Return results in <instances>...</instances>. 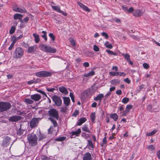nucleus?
Returning a JSON list of instances; mask_svg holds the SVG:
<instances>
[{"label": "nucleus", "instance_id": "12", "mask_svg": "<svg viewBox=\"0 0 160 160\" xmlns=\"http://www.w3.org/2000/svg\"><path fill=\"white\" fill-rule=\"evenodd\" d=\"M81 133L80 128H79L76 131H73L71 132V137L72 138H75L76 136H79Z\"/></svg>", "mask_w": 160, "mask_h": 160}, {"label": "nucleus", "instance_id": "11", "mask_svg": "<svg viewBox=\"0 0 160 160\" xmlns=\"http://www.w3.org/2000/svg\"><path fill=\"white\" fill-rule=\"evenodd\" d=\"M52 9L60 13H62L63 15L66 16L67 15V13L64 12L60 9V8L58 6H52Z\"/></svg>", "mask_w": 160, "mask_h": 160}, {"label": "nucleus", "instance_id": "9", "mask_svg": "<svg viewBox=\"0 0 160 160\" xmlns=\"http://www.w3.org/2000/svg\"><path fill=\"white\" fill-rule=\"evenodd\" d=\"M13 10L21 13L26 12V10L23 7H21L20 8H18L17 5L13 7Z\"/></svg>", "mask_w": 160, "mask_h": 160}, {"label": "nucleus", "instance_id": "7", "mask_svg": "<svg viewBox=\"0 0 160 160\" xmlns=\"http://www.w3.org/2000/svg\"><path fill=\"white\" fill-rule=\"evenodd\" d=\"M51 98L57 106L59 107L61 106L62 100L59 97L54 95L51 97Z\"/></svg>", "mask_w": 160, "mask_h": 160}, {"label": "nucleus", "instance_id": "62", "mask_svg": "<svg viewBox=\"0 0 160 160\" xmlns=\"http://www.w3.org/2000/svg\"><path fill=\"white\" fill-rule=\"evenodd\" d=\"M122 9L124 11H128V8L127 6L125 5H123L122 6Z\"/></svg>", "mask_w": 160, "mask_h": 160}, {"label": "nucleus", "instance_id": "23", "mask_svg": "<svg viewBox=\"0 0 160 160\" xmlns=\"http://www.w3.org/2000/svg\"><path fill=\"white\" fill-rule=\"evenodd\" d=\"M23 37V35H21L17 37H16L15 36H14L12 37V40L15 43L17 41L21 39Z\"/></svg>", "mask_w": 160, "mask_h": 160}, {"label": "nucleus", "instance_id": "58", "mask_svg": "<svg viewBox=\"0 0 160 160\" xmlns=\"http://www.w3.org/2000/svg\"><path fill=\"white\" fill-rule=\"evenodd\" d=\"M93 50L96 52H98L99 51V49L96 45H94L93 46Z\"/></svg>", "mask_w": 160, "mask_h": 160}, {"label": "nucleus", "instance_id": "37", "mask_svg": "<svg viewBox=\"0 0 160 160\" xmlns=\"http://www.w3.org/2000/svg\"><path fill=\"white\" fill-rule=\"evenodd\" d=\"M24 131V130L22 129L21 128H20L17 131V132L18 135L20 137L23 134Z\"/></svg>", "mask_w": 160, "mask_h": 160}, {"label": "nucleus", "instance_id": "48", "mask_svg": "<svg viewBox=\"0 0 160 160\" xmlns=\"http://www.w3.org/2000/svg\"><path fill=\"white\" fill-rule=\"evenodd\" d=\"M109 74L111 76H117V72H109Z\"/></svg>", "mask_w": 160, "mask_h": 160}, {"label": "nucleus", "instance_id": "55", "mask_svg": "<svg viewBox=\"0 0 160 160\" xmlns=\"http://www.w3.org/2000/svg\"><path fill=\"white\" fill-rule=\"evenodd\" d=\"M117 76H125L126 75V73L121 72H117Z\"/></svg>", "mask_w": 160, "mask_h": 160}, {"label": "nucleus", "instance_id": "17", "mask_svg": "<svg viewBox=\"0 0 160 160\" xmlns=\"http://www.w3.org/2000/svg\"><path fill=\"white\" fill-rule=\"evenodd\" d=\"M88 144L87 145V147L88 148L91 150H92L94 148V145L93 144L91 140H88Z\"/></svg>", "mask_w": 160, "mask_h": 160}, {"label": "nucleus", "instance_id": "64", "mask_svg": "<svg viewBox=\"0 0 160 160\" xmlns=\"http://www.w3.org/2000/svg\"><path fill=\"white\" fill-rule=\"evenodd\" d=\"M83 65L85 67H88L89 66V64L88 62H85L83 63Z\"/></svg>", "mask_w": 160, "mask_h": 160}, {"label": "nucleus", "instance_id": "40", "mask_svg": "<svg viewBox=\"0 0 160 160\" xmlns=\"http://www.w3.org/2000/svg\"><path fill=\"white\" fill-rule=\"evenodd\" d=\"M66 139V137H62L60 138H57L56 139V140L59 141H62Z\"/></svg>", "mask_w": 160, "mask_h": 160}, {"label": "nucleus", "instance_id": "3", "mask_svg": "<svg viewBox=\"0 0 160 160\" xmlns=\"http://www.w3.org/2000/svg\"><path fill=\"white\" fill-rule=\"evenodd\" d=\"M52 74V72L46 71H41L35 73V75L37 77L42 78L50 77Z\"/></svg>", "mask_w": 160, "mask_h": 160}, {"label": "nucleus", "instance_id": "20", "mask_svg": "<svg viewBox=\"0 0 160 160\" xmlns=\"http://www.w3.org/2000/svg\"><path fill=\"white\" fill-rule=\"evenodd\" d=\"M36 48L37 47L35 46L29 47L28 48V52L29 53L33 52L36 50Z\"/></svg>", "mask_w": 160, "mask_h": 160}, {"label": "nucleus", "instance_id": "22", "mask_svg": "<svg viewBox=\"0 0 160 160\" xmlns=\"http://www.w3.org/2000/svg\"><path fill=\"white\" fill-rule=\"evenodd\" d=\"M87 120L86 118L85 117H83L79 119L78 122L77 123V125L78 126H80L82 123L85 122Z\"/></svg>", "mask_w": 160, "mask_h": 160}, {"label": "nucleus", "instance_id": "57", "mask_svg": "<svg viewBox=\"0 0 160 160\" xmlns=\"http://www.w3.org/2000/svg\"><path fill=\"white\" fill-rule=\"evenodd\" d=\"M79 111L78 110H76L72 114V116L74 117H76L77 115L78 114Z\"/></svg>", "mask_w": 160, "mask_h": 160}, {"label": "nucleus", "instance_id": "2", "mask_svg": "<svg viewBox=\"0 0 160 160\" xmlns=\"http://www.w3.org/2000/svg\"><path fill=\"white\" fill-rule=\"evenodd\" d=\"M12 107L11 104L7 102H0V112H2L9 109Z\"/></svg>", "mask_w": 160, "mask_h": 160}, {"label": "nucleus", "instance_id": "16", "mask_svg": "<svg viewBox=\"0 0 160 160\" xmlns=\"http://www.w3.org/2000/svg\"><path fill=\"white\" fill-rule=\"evenodd\" d=\"M142 11L139 9H137L134 10L133 12L134 16L136 17H139L142 14Z\"/></svg>", "mask_w": 160, "mask_h": 160}, {"label": "nucleus", "instance_id": "4", "mask_svg": "<svg viewBox=\"0 0 160 160\" xmlns=\"http://www.w3.org/2000/svg\"><path fill=\"white\" fill-rule=\"evenodd\" d=\"M40 47L42 48L41 49L42 51L47 52L55 53L56 52V50L55 48H52L46 44H41Z\"/></svg>", "mask_w": 160, "mask_h": 160}, {"label": "nucleus", "instance_id": "13", "mask_svg": "<svg viewBox=\"0 0 160 160\" xmlns=\"http://www.w3.org/2000/svg\"><path fill=\"white\" fill-rule=\"evenodd\" d=\"M22 117L20 116H13L10 117L8 120L11 122H16L21 120Z\"/></svg>", "mask_w": 160, "mask_h": 160}, {"label": "nucleus", "instance_id": "18", "mask_svg": "<svg viewBox=\"0 0 160 160\" xmlns=\"http://www.w3.org/2000/svg\"><path fill=\"white\" fill-rule=\"evenodd\" d=\"M92 158L91 154L89 152H87L84 154L83 160H92Z\"/></svg>", "mask_w": 160, "mask_h": 160}, {"label": "nucleus", "instance_id": "49", "mask_svg": "<svg viewBox=\"0 0 160 160\" xmlns=\"http://www.w3.org/2000/svg\"><path fill=\"white\" fill-rule=\"evenodd\" d=\"M106 52L108 53L111 55H116L117 54L116 53L114 52H113L109 50H107Z\"/></svg>", "mask_w": 160, "mask_h": 160}, {"label": "nucleus", "instance_id": "50", "mask_svg": "<svg viewBox=\"0 0 160 160\" xmlns=\"http://www.w3.org/2000/svg\"><path fill=\"white\" fill-rule=\"evenodd\" d=\"M49 36L53 41H54L55 40V37L52 33H49Z\"/></svg>", "mask_w": 160, "mask_h": 160}, {"label": "nucleus", "instance_id": "26", "mask_svg": "<svg viewBox=\"0 0 160 160\" xmlns=\"http://www.w3.org/2000/svg\"><path fill=\"white\" fill-rule=\"evenodd\" d=\"M110 118L113 119L114 121H117L118 118V116L116 113L111 114Z\"/></svg>", "mask_w": 160, "mask_h": 160}, {"label": "nucleus", "instance_id": "14", "mask_svg": "<svg viewBox=\"0 0 160 160\" xmlns=\"http://www.w3.org/2000/svg\"><path fill=\"white\" fill-rule=\"evenodd\" d=\"M41 98V96L39 94H36L31 96V98L35 101H39Z\"/></svg>", "mask_w": 160, "mask_h": 160}, {"label": "nucleus", "instance_id": "59", "mask_svg": "<svg viewBox=\"0 0 160 160\" xmlns=\"http://www.w3.org/2000/svg\"><path fill=\"white\" fill-rule=\"evenodd\" d=\"M82 8L86 11L88 12L90 11V10H89V9H88V7L87 6H85V5H84L83 7Z\"/></svg>", "mask_w": 160, "mask_h": 160}, {"label": "nucleus", "instance_id": "47", "mask_svg": "<svg viewBox=\"0 0 160 160\" xmlns=\"http://www.w3.org/2000/svg\"><path fill=\"white\" fill-rule=\"evenodd\" d=\"M29 19V18L28 17H26L23 20H21L20 22L22 23H23L24 22H27L28 21Z\"/></svg>", "mask_w": 160, "mask_h": 160}, {"label": "nucleus", "instance_id": "6", "mask_svg": "<svg viewBox=\"0 0 160 160\" xmlns=\"http://www.w3.org/2000/svg\"><path fill=\"white\" fill-rule=\"evenodd\" d=\"M41 119V118H33L29 122L30 127L32 128L36 127L38 125L39 122Z\"/></svg>", "mask_w": 160, "mask_h": 160}, {"label": "nucleus", "instance_id": "31", "mask_svg": "<svg viewBox=\"0 0 160 160\" xmlns=\"http://www.w3.org/2000/svg\"><path fill=\"white\" fill-rule=\"evenodd\" d=\"M122 56L124 57L125 59L128 61L130 59V56L128 54H124L123 53H122Z\"/></svg>", "mask_w": 160, "mask_h": 160}, {"label": "nucleus", "instance_id": "61", "mask_svg": "<svg viewBox=\"0 0 160 160\" xmlns=\"http://www.w3.org/2000/svg\"><path fill=\"white\" fill-rule=\"evenodd\" d=\"M128 112L126 110L123 111L122 112V116H126Z\"/></svg>", "mask_w": 160, "mask_h": 160}, {"label": "nucleus", "instance_id": "28", "mask_svg": "<svg viewBox=\"0 0 160 160\" xmlns=\"http://www.w3.org/2000/svg\"><path fill=\"white\" fill-rule=\"evenodd\" d=\"M33 36L35 38V41L36 43H38L40 40L39 36L38 35L35 33L33 34Z\"/></svg>", "mask_w": 160, "mask_h": 160}, {"label": "nucleus", "instance_id": "35", "mask_svg": "<svg viewBox=\"0 0 160 160\" xmlns=\"http://www.w3.org/2000/svg\"><path fill=\"white\" fill-rule=\"evenodd\" d=\"M49 119L51 121L52 123H53L54 127H56L57 126L58 124L56 121L55 120L51 118H49Z\"/></svg>", "mask_w": 160, "mask_h": 160}, {"label": "nucleus", "instance_id": "33", "mask_svg": "<svg viewBox=\"0 0 160 160\" xmlns=\"http://www.w3.org/2000/svg\"><path fill=\"white\" fill-rule=\"evenodd\" d=\"M105 46L108 48L112 49L113 47L111 44H109V42L107 41L104 44Z\"/></svg>", "mask_w": 160, "mask_h": 160}, {"label": "nucleus", "instance_id": "32", "mask_svg": "<svg viewBox=\"0 0 160 160\" xmlns=\"http://www.w3.org/2000/svg\"><path fill=\"white\" fill-rule=\"evenodd\" d=\"M96 115L95 112L92 113H91L90 116V118L92 121L93 122H94V121L95 119Z\"/></svg>", "mask_w": 160, "mask_h": 160}, {"label": "nucleus", "instance_id": "39", "mask_svg": "<svg viewBox=\"0 0 160 160\" xmlns=\"http://www.w3.org/2000/svg\"><path fill=\"white\" fill-rule=\"evenodd\" d=\"M15 30V28L14 26H12L9 31V33L10 34H12L14 33Z\"/></svg>", "mask_w": 160, "mask_h": 160}, {"label": "nucleus", "instance_id": "27", "mask_svg": "<svg viewBox=\"0 0 160 160\" xmlns=\"http://www.w3.org/2000/svg\"><path fill=\"white\" fill-rule=\"evenodd\" d=\"M24 102L26 104H31L34 103V101L30 98H26L24 100Z\"/></svg>", "mask_w": 160, "mask_h": 160}, {"label": "nucleus", "instance_id": "5", "mask_svg": "<svg viewBox=\"0 0 160 160\" xmlns=\"http://www.w3.org/2000/svg\"><path fill=\"white\" fill-rule=\"evenodd\" d=\"M24 52L21 48H17L13 52V57L15 58H19L23 56Z\"/></svg>", "mask_w": 160, "mask_h": 160}, {"label": "nucleus", "instance_id": "10", "mask_svg": "<svg viewBox=\"0 0 160 160\" xmlns=\"http://www.w3.org/2000/svg\"><path fill=\"white\" fill-rule=\"evenodd\" d=\"M11 138L8 137H6L3 139L2 145L4 147L8 146L10 144Z\"/></svg>", "mask_w": 160, "mask_h": 160}, {"label": "nucleus", "instance_id": "38", "mask_svg": "<svg viewBox=\"0 0 160 160\" xmlns=\"http://www.w3.org/2000/svg\"><path fill=\"white\" fill-rule=\"evenodd\" d=\"M69 40L71 42V44L72 46H75L76 45V43L74 40L72 38H70L69 39Z\"/></svg>", "mask_w": 160, "mask_h": 160}, {"label": "nucleus", "instance_id": "30", "mask_svg": "<svg viewBox=\"0 0 160 160\" xmlns=\"http://www.w3.org/2000/svg\"><path fill=\"white\" fill-rule=\"evenodd\" d=\"M82 130H83V131L90 132V131L89 130V128L88 127V125H87L86 124H85L82 127Z\"/></svg>", "mask_w": 160, "mask_h": 160}, {"label": "nucleus", "instance_id": "15", "mask_svg": "<svg viewBox=\"0 0 160 160\" xmlns=\"http://www.w3.org/2000/svg\"><path fill=\"white\" fill-rule=\"evenodd\" d=\"M104 95L103 94L101 93L98 94L96 97L94 98V100L95 101H99L100 103L102 101V99L104 97Z\"/></svg>", "mask_w": 160, "mask_h": 160}, {"label": "nucleus", "instance_id": "45", "mask_svg": "<svg viewBox=\"0 0 160 160\" xmlns=\"http://www.w3.org/2000/svg\"><path fill=\"white\" fill-rule=\"evenodd\" d=\"M148 148L149 150L152 151L155 149V147L153 145H151L148 146Z\"/></svg>", "mask_w": 160, "mask_h": 160}, {"label": "nucleus", "instance_id": "53", "mask_svg": "<svg viewBox=\"0 0 160 160\" xmlns=\"http://www.w3.org/2000/svg\"><path fill=\"white\" fill-rule=\"evenodd\" d=\"M38 83V82L36 81H35V80L34 79L33 80H31V81H29L28 82V84H31L33 83Z\"/></svg>", "mask_w": 160, "mask_h": 160}, {"label": "nucleus", "instance_id": "42", "mask_svg": "<svg viewBox=\"0 0 160 160\" xmlns=\"http://www.w3.org/2000/svg\"><path fill=\"white\" fill-rule=\"evenodd\" d=\"M129 101V99L128 98L125 97L123 98L122 100V102L124 104L127 103Z\"/></svg>", "mask_w": 160, "mask_h": 160}, {"label": "nucleus", "instance_id": "52", "mask_svg": "<svg viewBox=\"0 0 160 160\" xmlns=\"http://www.w3.org/2000/svg\"><path fill=\"white\" fill-rule=\"evenodd\" d=\"M69 96L71 98V99L73 102H75L74 96L73 95V93L70 92V93Z\"/></svg>", "mask_w": 160, "mask_h": 160}, {"label": "nucleus", "instance_id": "54", "mask_svg": "<svg viewBox=\"0 0 160 160\" xmlns=\"http://www.w3.org/2000/svg\"><path fill=\"white\" fill-rule=\"evenodd\" d=\"M101 34L102 36L104 37L106 39H108L109 37L108 34L106 32H102L101 33Z\"/></svg>", "mask_w": 160, "mask_h": 160}, {"label": "nucleus", "instance_id": "41", "mask_svg": "<svg viewBox=\"0 0 160 160\" xmlns=\"http://www.w3.org/2000/svg\"><path fill=\"white\" fill-rule=\"evenodd\" d=\"M39 140H42L43 139L45 138L46 136L44 134H42L40 132L39 135Z\"/></svg>", "mask_w": 160, "mask_h": 160}, {"label": "nucleus", "instance_id": "44", "mask_svg": "<svg viewBox=\"0 0 160 160\" xmlns=\"http://www.w3.org/2000/svg\"><path fill=\"white\" fill-rule=\"evenodd\" d=\"M51 157H50V156L49 157H48L44 155V156H42L41 157V159L42 160H48L50 159Z\"/></svg>", "mask_w": 160, "mask_h": 160}, {"label": "nucleus", "instance_id": "51", "mask_svg": "<svg viewBox=\"0 0 160 160\" xmlns=\"http://www.w3.org/2000/svg\"><path fill=\"white\" fill-rule=\"evenodd\" d=\"M53 128L52 126H51L50 128L48 129V133H52L53 132Z\"/></svg>", "mask_w": 160, "mask_h": 160}, {"label": "nucleus", "instance_id": "1", "mask_svg": "<svg viewBox=\"0 0 160 160\" xmlns=\"http://www.w3.org/2000/svg\"><path fill=\"white\" fill-rule=\"evenodd\" d=\"M27 139L29 144L32 146H34L37 143V137L33 133L29 134L27 136Z\"/></svg>", "mask_w": 160, "mask_h": 160}, {"label": "nucleus", "instance_id": "34", "mask_svg": "<svg viewBox=\"0 0 160 160\" xmlns=\"http://www.w3.org/2000/svg\"><path fill=\"white\" fill-rule=\"evenodd\" d=\"M42 33L43 34V35H42V38H44L45 40L46 41L47 40V32L45 31H42Z\"/></svg>", "mask_w": 160, "mask_h": 160}, {"label": "nucleus", "instance_id": "43", "mask_svg": "<svg viewBox=\"0 0 160 160\" xmlns=\"http://www.w3.org/2000/svg\"><path fill=\"white\" fill-rule=\"evenodd\" d=\"M48 92H53L54 90H56L55 88H50L48 87H47L46 88Z\"/></svg>", "mask_w": 160, "mask_h": 160}, {"label": "nucleus", "instance_id": "63", "mask_svg": "<svg viewBox=\"0 0 160 160\" xmlns=\"http://www.w3.org/2000/svg\"><path fill=\"white\" fill-rule=\"evenodd\" d=\"M37 91L38 92H40V93H42V94L43 95H44L46 97H47L46 94L44 92H43L40 90H38Z\"/></svg>", "mask_w": 160, "mask_h": 160}, {"label": "nucleus", "instance_id": "8", "mask_svg": "<svg viewBox=\"0 0 160 160\" xmlns=\"http://www.w3.org/2000/svg\"><path fill=\"white\" fill-rule=\"evenodd\" d=\"M49 115L52 117L54 118L57 120H58L59 115L58 112L55 109H50L48 111Z\"/></svg>", "mask_w": 160, "mask_h": 160}, {"label": "nucleus", "instance_id": "25", "mask_svg": "<svg viewBox=\"0 0 160 160\" xmlns=\"http://www.w3.org/2000/svg\"><path fill=\"white\" fill-rule=\"evenodd\" d=\"M22 16H23L20 14L17 13L14 15V19H19L20 22V20L22 19Z\"/></svg>", "mask_w": 160, "mask_h": 160}, {"label": "nucleus", "instance_id": "60", "mask_svg": "<svg viewBox=\"0 0 160 160\" xmlns=\"http://www.w3.org/2000/svg\"><path fill=\"white\" fill-rule=\"evenodd\" d=\"M143 66L144 68L147 69L149 68V65L147 63H144L143 64Z\"/></svg>", "mask_w": 160, "mask_h": 160}, {"label": "nucleus", "instance_id": "36", "mask_svg": "<svg viewBox=\"0 0 160 160\" xmlns=\"http://www.w3.org/2000/svg\"><path fill=\"white\" fill-rule=\"evenodd\" d=\"M132 107L133 106L132 105H128L126 106L125 110L128 112Z\"/></svg>", "mask_w": 160, "mask_h": 160}, {"label": "nucleus", "instance_id": "21", "mask_svg": "<svg viewBox=\"0 0 160 160\" xmlns=\"http://www.w3.org/2000/svg\"><path fill=\"white\" fill-rule=\"evenodd\" d=\"M63 98L64 103L65 106H68L69 105L70 101L69 98L67 97H63Z\"/></svg>", "mask_w": 160, "mask_h": 160}, {"label": "nucleus", "instance_id": "24", "mask_svg": "<svg viewBox=\"0 0 160 160\" xmlns=\"http://www.w3.org/2000/svg\"><path fill=\"white\" fill-rule=\"evenodd\" d=\"M95 74V72L93 70H92L91 71L89 72L88 73H85L83 75V76L85 77H87L90 76H93Z\"/></svg>", "mask_w": 160, "mask_h": 160}, {"label": "nucleus", "instance_id": "29", "mask_svg": "<svg viewBox=\"0 0 160 160\" xmlns=\"http://www.w3.org/2000/svg\"><path fill=\"white\" fill-rule=\"evenodd\" d=\"M120 81L119 79H114L111 80L110 82L111 84L113 85H116L120 83Z\"/></svg>", "mask_w": 160, "mask_h": 160}, {"label": "nucleus", "instance_id": "19", "mask_svg": "<svg viewBox=\"0 0 160 160\" xmlns=\"http://www.w3.org/2000/svg\"><path fill=\"white\" fill-rule=\"evenodd\" d=\"M59 90L62 93L65 94H67L68 93V92L67 88L63 86H61L58 88Z\"/></svg>", "mask_w": 160, "mask_h": 160}, {"label": "nucleus", "instance_id": "56", "mask_svg": "<svg viewBox=\"0 0 160 160\" xmlns=\"http://www.w3.org/2000/svg\"><path fill=\"white\" fill-rule=\"evenodd\" d=\"M15 43L12 41V43L10 45V47L8 48V49L9 50H11L12 49V48H13Z\"/></svg>", "mask_w": 160, "mask_h": 160}, {"label": "nucleus", "instance_id": "46", "mask_svg": "<svg viewBox=\"0 0 160 160\" xmlns=\"http://www.w3.org/2000/svg\"><path fill=\"white\" fill-rule=\"evenodd\" d=\"M157 132V130H154L152 131L151 132L149 133H147V134L149 136H152L154 134H155Z\"/></svg>", "mask_w": 160, "mask_h": 160}]
</instances>
